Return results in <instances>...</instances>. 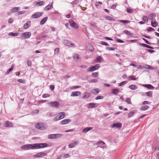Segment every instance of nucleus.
<instances>
[{
    "label": "nucleus",
    "mask_w": 159,
    "mask_h": 159,
    "mask_svg": "<svg viewBox=\"0 0 159 159\" xmlns=\"http://www.w3.org/2000/svg\"><path fill=\"white\" fill-rule=\"evenodd\" d=\"M48 146V144L46 143H39L25 145L22 146L20 148L22 149L26 150L42 148Z\"/></svg>",
    "instance_id": "nucleus-1"
},
{
    "label": "nucleus",
    "mask_w": 159,
    "mask_h": 159,
    "mask_svg": "<svg viewBox=\"0 0 159 159\" xmlns=\"http://www.w3.org/2000/svg\"><path fill=\"white\" fill-rule=\"evenodd\" d=\"M66 116V114L64 112H60L57 114L55 118L53 120V121H56L63 118Z\"/></svg>",
    "instance_id": "nucleus-2"
},
{
    "label": "nucleus",
    "mask_w": 159,
    "mask_h": 159,
    "mask_svg": "<svg viewBox=\"0 0 159 159\" xmlns=\"http://www.w3.org/2000/svg\"><path fill=\"white\" fill-rule=\"evenodd\" d=\"M63 134H50L48 136V138L49 139H55L61 137Z\"/></svg>",
    "instance_id": "nucleus-3"
},
{
    "label": "nucleus",
    "mask_w": 159,
    "mask_h": 159,
    "mask_svg": "<svg viewBox=\"0 0 159 159\" xmlns=\"http://www.w3.org/2000/svg\"><path fill=\"white\" fill-rule=\"evenodd\" d=\"M100 65L98 64L89 67L87 70L88 72H92L95 70L98 69L100 67Z\"/></svg>",
    "instance_id": "nucleus-4"
},
{
    "label": "nucleus",
    "mask_w": 159,
    "mask_h": 159,
    "mask_svg": "<svg viewBox=\"0 0 159 159\" xmlns=\"http://www.w3.org/2000/svg\"><path fill=\"white\" fill-rule=\"evenodd\" d=\"M35 125L36 128L39 129L43 130L46 129L42 123H37L35 124Z\"/></svg>",
    "instance_id": "nucleus-5"
},
{
    "label": "nucleus",
    "mask_w": 159,
    "mask_h": 159,
    "mask_svg": "<svg viewBox=\"0 0 159 159\" xmlns=\"http://www.w3.org/2000/svg\"><path fill=\"white\" fill-rule=\"evenodd\" d=\"M63 43L66 46L73 47H76V46L74 43H72L71 41L68 40H64Z\"/></svg>",
    "instance_id": "nucleus-6"
},
{
    "label": "nucleus",
    "mask_w": 159,
    "mask_h": 159,
    "mask_svg": "<svg viewBox=\"0 0 159 159\" xmlns=\"http://www.w3.org/2000/svg\"><path fill=\"white\" fill-rule=\"evenodd\" d=\"M69 23L70 25L73 28L77 29L79 28V26L78 24L74 21L72 20H70L69 21Z\"/></svg>",
    "instance_id": "nucleus-7"
},
{
    "label": "nucleus",
    "mask_w": 159,
    "mask_h": 159,
    "mask_svg": "<svg viewBox=\"0 0 159 159\" xmlns=\"http://www.w3.org/2000/svg\"><path fill=\"white\" fill-rule=\"evenodd\" d=\"M48 104L52 107L56 108H58L60 106L59 103L57 101L49 102L48 103Z\"/></svg>",
    "instance_id": "nucleus-8"
},
{
    "label": "nucleus",
    "mask_w": 159,
    "mask_h": 159,
    "mask_svg": "<svg viewBox=\"0 0 159 159\" xmlns=\"http://www.w3.org/2000/svg\"><path fill=\"white\" fill-rule=\"evenodd\" d=\"M21 36L25 39L28 38L31 35V33L30 32H27L21 34Z\"/></svg>",
    "instance_id": "nucleus-9"
},
{
    "label": "nucleus",
    "mask_w": 159,
    "mask_h": 159,
    "mask_svg": "<svg viewBox=\"0 0 159 159\" xmlns=\"http://www.w3.org/2000/svg\"><path fill=\"white\" fill-rule=\"evenodd\" d=\"M43 14V12H37L33 14L31 16V17L33 18H38L41 16Z\"/></svg>",
    "instance_id": "nucleus-10"
},
{
    "label": "nucleus",
    "mask_w": 159,
    "mask_h": 159,
    "mask_svg": "<svg viewBox=\"0 0 159 159\" xmlns=\"http://www.w3.org/2000/svg\"><path fill=\"white\" fill-rule=\"evenodd\" d=\"M47 155V153H46L43 152H41L35 154L34 155V156L36 157H39L45 156Z\"/></svg>",
    "instance_id": "nucleus-11"
},
{
    "label": "nucleus",
    "mask_w": 159,
    "mask_h": 159,
    "mask_svg": "<svg viewBox=\"0 0 159 159\" xmlns=\"http://www.w3.org/2000/svg\"><path fill=\"white\" fill-rule=\"evenodd\" d=\"M98 104L97 103H91L88 104L87 105V107L88 108H93L97 107L98 106Z\"/></svg>",
    "instance_id": "nucleus-12"
},
{
    "label": "nucleus",
    "mask_w": 159,
    "mask_h": 159,
    "mask_svg": "<svg viewBox=\"0 0 159 159\" xmlns=\"http://www.w3.org/2000/svg\"><path fill=\"white\" fill-rule=\"evenodd\" d=\"M53 7V2L50 3L49 4L46 6L44 8V10L48 11L51 9Z\"/></svg>",
    "instance_id": "nucleus-13"
},
{
    "label": "nucleus",
    "mask_w": 159,
    "mask_h": 159,
    "mask_svg": "<svg viewBox=\"0 0 159 159\" xmlns=\"http://www.w3.org/2000/svg\"><path fill=\"white\" fill-rule=\"evenodd\" d=\"M122 126V124L120 123H117L113 124L111 125L112 128L116 127L119 129H120Z\"/></svg>",
    "instance_id": "nucleus-14"
},
{
    "label": "nucleus",
    "mask_w": 159,
    "mask_h": 159,
    "mask_svg": "<svg viewBox=\"0 0 159 159\" xmlns=\"http://www.w3.org/2000/svg\"><path fill=\"white\" fill-rule=\"evenodd\" d=\"M71 121V120L69 119H65L63 120L60 123V124L62 125L67 124Z\"/></svg>",
    "instance_id": "nucleus-15"
},
{
    "label": "nucleus",
    "mask_w": 159,
    "mask_h": 159,
    "mask_svg": "<svg viewBox=\"0 0 159 159\" xmlns=\"http://www.w3.org/2000/svg\"><path fill=\"white\" fill-rule=\"evenodd\" d=\"M95 61L96 62L101 63L104 61V60L103 58L102 57L98 56L97 57Z\"/></svg>",
    "instance_id": "nucleus-16"
},
{
    "label": "nucleus",
    "mask_w": 159,
    "mask_h": 159,
    "mask_svg": "<svg viewBox=\"0 0 159 159\" xmlns=\"http://www.w3.org/2000/svg\"><path fill=\"white\" fill-rule=\"evenodd\" d=\"M137 112L136 110H133L130 111L128 114V118H130L134 116L135 113Z\"/></svg>",
    "instance_id": "nucleus-17"
},
{
    "label": "nucleus",
    "mask_w": 159,
    "mask_h": 159,
    "mask_svg": "<svg viewBox=\"0 0 159 159\" xmlns=\"http://www.w3.org/2000/svg\"><path fill=\"white\" fill-rule=\"evenodd\" d=\"M35 5L38 6H40L43 5L45 3L44 1H37L34 2Z\"/></svg>",
    "instance_id": "nucleus-18"
},
{
    "label": "nucleus",
    "mask_w": 159,
    "mask_h": 159,
    "mask_svg": "<svg viewBox=\"0 0 159 159\" xmlns=\"http://www.w3.org/2000/svg\"><path fill=\"white\" fill-rule=\"evenodd\" d=\"M79 141H75L71 143L69 145V147L70 148H74L76 145L78 144L79 143Z\"/></svg>",
    "instance_id": "nucleus-19"
},
{
    "label": "nucleus",
    "mask_w": 159,
    "mask_h": 159,
    "mask_svg": "<svg viewBox=\"0 0 159 159\" xmlns=\"http://www.w3.org/2000/svg\"><path fill=\"white\" fill-rule=\"evenodd\" d=\"M100 90L99 89H95L92 90L91 91V92L93 94H97L98 93L100 92Z\"/></svg>",
    "instance_id": "nucleus-20"
},
{
    "label": "nucleus",
    "mask_w": 159,
    "mask_h": 159,
    "mask_svg": "<svg viewBox=\"0 0 159 159\" xmlns=\"http://www.w3.org/2000/svg\"><path fill=\"white\" fill-rule=\"evenodd\" d=\"M158 23L156 20L152 19L151 20V25L153 27H155L158 25Z\"/></svg>",
    "instance_id": "nucleus-21"
},
{
    "label": "nucleus",
    "mask_w": 159,
    "mask_h": 159,
    "mask_svg": "<svg viewBox=\"0 0 159 159\" xmlns=\"http://www.w3.org/2000/svg\"><path fill=\"white\" fill-rule=\"evenodd\" d=\"M84 96L82 97L83 99H86L91 96V93L89 92H86L83 94Z\"/></svg>",
    "instance_id": "nucleus-22"
},
{
    "label": "nucleus",
    "mask_w": 159,
    "mask_h": 159,
    "mask_svg": "<svg viewBox=\"0 0 159 159\" xmlns=\"http://www.w3.org/2000/svg\"><path fill=\"white\" fill-rule=\"evenodd\" d=\"M30 24H31L30 21H28L23 26V29H28V28H29V27L30 25Z\"/></svg>",
    "instance_id": "nucleus-23"
},
{
    "label": "nucleus",
    "mask_w": 159,
    "mask_h": 159,
    "mask_svg": "<svg viewBox=\"0 0 159 159\" xmlns=\"http://www.w3.org/2000/svg\"><path fill=\"white\" fill-rule=\"evenodd\" d=\"M102 143L104 145H102V146H100V147L102 148H106V146L105 145V143L103 141L100 140L99 141L98 143H96V144H97V145H99Z\"/></svg>",
    "instance_id": "nucleus-24"
},
{
    "label": "nucleus",
    "mask_w": 159,
    "mask_h": 159,
    "mask_svg": "<svg viewBox=\"0 0 159 159\" xmlns=\"http://www.w3.org/2000/svg\"><path fill=\"white\" fill-rule=\"evenodd\" d=\"M81 94V93L79 91H75L72 92L71 95V96H79Z\"/></svg>",
    "instance_id": "nucleus-25"
},
{
    "label": "nucleus",
    "mask_w": 159,
    "mask_h": 159,
    "mask_svg": "<svg viewBox=\"0 0 159 159\" xmlns=\"http://www.w3.org/2000/svg\"><path fill=\"white\" fill-rule=\"evenodd\" d=\"M4 126L8 127H11L13 126V125L11 122L7 121L5 123Z\"/></svg>",
    "instance_id": "nucleus-26"
},
{
    "label": "nucleus",
    "mask_w": 159,
    "mask_h": 159,
    "mask_svg": "<svg viewBox=\"0 0 159 159\" xmlns=\"http://www.w3.org/2000/svg\"><path fill=\"white\" fill-rule=\"evenodd\" d=\"M111 92L114 95H117L120 92V90L117 89H113L112 90Z\"/></svg>",
    "instance_id": "nucleus-27"
},
{
    "label": "nucleus",
    "mask_w": 159,
    "mask_h": 159,
    "mask_svg": "<svg viewBox=\"0 0 159 159\" xmlns=\"http://www.w3.org/2000/svg\"><path fill=\"white\" fill-rule=\"evenodd\" d=\"M138 88V87L137 86L134 84H131L129 86V88L133 90L136 89Z\"/></svg>",
    "instance_id": "nucleus-28"
},
{
    "label": "nucleus",
    "mask_w": 159,
    "mask_h": 159,
    "mask_svg": "<svg viewBox=\"0 0 159 159\" xmlns=\"http://www.w3.org/2000/svg\"><path fill=\"white\" fill-rule=\"evenodd\" d=\"M73 57L74 59L76 61H78L80 60V58L79 57V55L77 54H74L73 56Z\"/></svg>",
    "instance_id": "nucleus-29"
},
{
    "label": "nucleus",
    "mask_w": 159,
    "mask_h": 159,
    "mask_svg": "<svg viewBox=\"0 0 159 159\" xmlns=\"http://www.w3.org/2000/svg\"><path fill=\"white\" fill-rule=\"evenodd\" d=\"M20 8L19 7H13L11 9V11L12 12H16L18 11Z\"/></svg>",
    "instance_id": "nucleus-30"
},
{
    "label": "nucleus",
    "mask_w": 159,
    "mask_h": 159,
    "mask_svg": "<svg viewBox=\"0 0 159 159\" xmlns=\"http://www.w3.org/2000/svg\"><path fill=\"white\" fill-rule=\"evenodd\" d=\"M48 18V17H46L42 19L40 22V24L41 25L44 24L47 21Z\"/></svg>",
    "instance_id": "nucleus-31"
},
{
    "label": "nucleus",
    "mask_w": 159,
    "mask_h": 159,
    "mask_svg": "<svg viewBox=\"0 0 159 159\" xmlns=\"http://www.w3.org/2000/svg\"><path fill=\"white\" fill-rule=\"evenodd\" d=\"M143 86L150 89H153L154 88L153 87L151 84H144Z\"/></svg>",
    "instance_id": "nucleus-32"
},
{
    "label": "nucleus",
    "mask_w": 159,
    "mask_h": 159,
    "mask_svg": "<svg viewBox=\"0 0 159 159\" xmlns=\"http://www.w3.org/2000/svg\"><path fill=\"white\" fill-rule=\"evenodd\" d=\"M92 129V127H86L83 130V132H84L86 133Z\"/></svg>",
    "instance_id": "nucleus-33"
},
{
    "label": "nucleus",
    "mask_w": 159,
    "mask_h": 159,
    "mask_svg": "<svg viewBox=\"0 0 159 159\" xmlns=\"http://www.w3.org/2000/svg\"><path fill=\"white\" fill-rule=\"evenodd\" d=\"M20 34V33L18 32L14 33L13 32L9 33L8 34L9 36H17L18 35Z\"/></svg>",
    "instance_id": "nucleus-34"
},
{
    "label": "nucleus",
    "mask_w": 159,
    "mask_h": 159,
    "mask_svg": "<svg viewBox=\"0 0 159 159\" xmlns=\"http://www.w3.org/2000/svg\"><path fill=\"white\" fill-rule=\"evenodd\" d=\"M149 17L150 19L151 20L152 19H155L154 18L156 17V15L154 13H152L149 15Z\"/></svg>",
    "instance_id": "nucleus-35"
},
{
    "label": "nucleus",
    "mask_w": 159,
    "mask_h": 159,
    "mask_svg": "<svg viewBox=\"0 0 159 159\" xmlns=\"http://www.w3.org/2000/svg\"><path fill=\"white\" fill-rule=\"evenodd\" d=\"M140 45L143 46L144 47H146L147 48H151V49H152L153 48L150 45L144 44V43H140Z\"/></svg>",
    "instance_id": "nucleus-36"
},
{
    "label": "nucleus",
    "mask_w": 159,
    "mask_h": 159,
    "mask_svg": "<svg viewBox=\"0 0 159 159\" xmlns=\"http://www.w3.org/2000/svg\"><path fill=\"white\" fill-rule=\"evenodd\" d=\"M124 33L125 34H127L128 35L131 36H132L133 35V34L132 33H130L129 31L128 30H125L124 31Z\"/></svg>",
    "instance_id": "nucleus-37"
},
{
    "label": "nucleus",
    "mask_w": 159,
    "mask_h": 159,
    "mask_svg": "<svg viewBox=\"0 0 159 159\" xmlns=\"http://www.w3.org/2000/svg\"><path fill=\"white\" fill-rule=\"evenodd\" d=\"M142 20L144 22H147L148 20V16H144L143 17Z\"/></svg>",
    "instance_id": "nucleus-38"
},
{
    "label": "nucleus",
    "mask_w": 159,
    "mask_h": 159,
    "mask_svg": "<svg viewBox=\"0 0 159 159\" xmlns=\"http://www.w3.org/2000/svg\"><path fill=\"white\" fill-rule=\"evenodd\" d=\"M88 47L89 48V51L91 52H93V48L92 45L91 44H89Z\"/></svg>",
    "instance_id": "nucleus-39"
},
{
    "label": "nucleus",
    "mask_w": 159,
    "mask_h": 159,
    "mask_svg": "<svg viewBox=\"0 0 159 159\" xmlns=\"http://www.w3.org/2000/svg\"><path fill=\"white\" fill-rule=\"evenodd\" d=\"M148 108L149 107L148 106L146 105L141 107L140 108V110L142 111H145L148 109Z\"/></svg>",
    "instance_id": "nucleus-40"
},
{
    "label": "nucleus",
    "mask_w": 159,
    "mask_h": 159,
    "mask_svg": "<svg viewBox=\"0 0 159 159\" xmlns=\"http://www.w3.org/2000/svg\"><path fill=\"white\" fill-rule=\"evenodd\" d=\"M105 18L108 20H109L110 21H114L115 20L113 18H112L111 17L109 16H106L105 17Z\"/></svg>",
    "instance_id": "nucleus-41"
},
{
    "label": "nucleus",
    "mask_w": 159,
    "mask_h": 159,
    "mask_svg": "<svg viewBox=\"0 0 159 159\" xmlns=\"http://www.w3.org/2000/svg\"><path fill=\"white\" fill-rule=\"evenodd\" d=\"M128 79L129 80H137L136 78H135L134 76H130L128 77Z\"/></svg>",
    "instance_id": "nucleus-42"
},
{
    "label": "nucleus",
    "mask_w": 159,
    "mask_h": 159,
    "mask_svg": "<svg viewBox=\"0 0 159 159\" xmlns=\"http://www.w3.org/2000/svg\"><path fill=\"white\" fill-rule=\"evenodd\" d=\"M98 72L93 73L92 74V76L93 77H97L98 76Z\"/></svg>",
    "instance_id": "nucleus-43"
},
{
    "label": "nucleus",
    "mask_w": 159,
    "mask_h": 159,
    "mask_svg": "<svg viewBox=\"0 0 159 159\" xmlns=\"http://www.w3.org/2000/svg\"><path fill=\"white\" fill-rule=\"evenodd\" d=\"M147 96L149 97H152V92L151 91H149L146 93Z\"/></svg>",
    "instance_id": "nucleus-44"
},
{
    "label": "nucleus",
    "mask_w": 159,
    "mask_h": 159,
    "mask_svg": "<svg viewBox=\"0 0 159 159\" xmlns=\"http://www.w3.org/2000/svg\"><path fill=\"white\" fill-rule=\"evenodd\" d=\"M127 11L128 13H132L133 12V10L129 7H128L127 8Z\"/></svg>",
    "instance_id": "nucleus-45"
},
{
    "label": "nucleus",
    "mask_w": 159,
    "mask_h": 159,
    "mask_svg": "<svg viewBox=\"0 0 159 159\" xmlns=\"http://www.w3.org/2000/svg\"><path fill=\"white\" fill-rule=\"evenodd\" d=\"M98 82V80L97 79H93L90 80L89 81V82L90 83H97Z\"/></svg>",
    "instance_id": "nucleus-46"
},
{
    "label": "nucleus",
    "mask_w": 159,
    "mask_h": 159,
    "mask_svg": "<svg viewBox=\"0 0 159 159\" xmlns=\"http://www.w3.org/2000/svg\"><path fill=\"white\" fill-rule=\"evenodd\" d=\"M59 52V49L58 48H56L54 50V54H58Z\"/></svg>",
    "instance_id": "nucleus-47"
},
{
    "label": "nucleus",
    "mask_w": 159,
    "mask_h": 159,
    "mask_svg": "<svg viewBox=\"0 0 159 159\" xmlns=\"http://www.w3.org/2000/svg\"><path fill=\"white\" fill-rule=\"evenodd\" d=\"M17 81L21 83H25V80L22 79H19L17 80Z\"/></svg>",
    "instance_id": "nucleus-48"
},
{
    "label": "nucleus",
    "mask_w": 159,
    "mask_h": 159,
    "mask_svg": "<svg viewBox=\"0 0 159 159\" xmlns=\"http://www.w3.org/2000/svg\"><path fill=\"white\" fill-rule=\"evenodd\" d=\"M103 98V97L102 96H98L95 98L96 100L102 99Z\"/></svg>",
    "instance_id": "nucleus-49"
},
{
    "label": "nucleus",
    "mask_w": 159,
    "mask_h": 159,
    "mask_svg": "<svg viewBox=\"0 0 159 159\" xmlns=\"http://www.w3.org/2000/svg\"><path fill=\"white\" fill-rule=\"evenodd\" d=\"M119 21L123 23H128L130 22V21L127 20H120Z\"/></svg>",
    "instance_id": "nucleus-50"
},
{
    "label": "nucleus",
    "mask_w": 159,
    "mask_h": 159,
    "mask_svg": "<svg viewBox=\"0 0 159 159\" xmlns=\"http://www.w3.org/2000/svg\"><path fill=\"white\" fill-rule=\"evenodd\" d=\"M13 67L12 66L6 72V74H8L13 69Z\"/></svg>",
    "instance_id": "nucleus-51"
},
{
    "label": "nucleus",
    "mask_w": 159,
    "mask_h": 159,
    "mask_svg": "<svg viewBox=\"0 0 159 159\" xmlns=\"http://www.w3.org/2000/svg\"><path fill=\"white\" fill-rule=\"evenodd\" d=\"M100 43L102 45H104L107 46H108L109 45L108 43H106V42L103 41H101Z\"/></svg>",
    "instance_id": "nucleus-52"
},
{
    "label": "nucleus",
    "mask_w": 159,
    "mask_h": 159,
    "mask_svg": "<svg viewBox=\"0 0 159 159\" xmlns=\"http://www.w3.org/2000/svg\"><path fill=\"white\" fill-rule=\"evenodd\" d=\"M106 49L108 50L109 51H114L115 50V49L114 48H111V47H107L106 48Z\"/></svg>",
    "instance_id": "nucleus-53"
},
{
    "label": "nucleus",
    "mask_w": 159,
    "mask_h": 159,
    "mask_svg": "<svg viewBox=\"0 0 159 159\" xmlns=\"http://www.w3.org/2000/svg\"><path fill=\"white\" fill-rule=\"evenodd\" d=\"M126 83V81H123L119 84V86H122L123 85L125 84Z\"/></svg>",
    "instance_id": "nucleus-54"
},
{
    "label": "nucleus",
    "mask_w": 159,
    "mask_h": 159,
    "mask_svg": "<svg viewBox=\"0 0 159 159\" xmlns=\"http://www.w3.org/2000/svg\"><path fill=\"white\" fill-rule=\"evenodd\" d=\"M79 2V1L78 0H75V1H73L71 2V4L72 5L76 4L78 3Z\"/></svg>",
    "instance_id": "nucleus-55"
},
{
    "label": "nucleus",
    "mask_w": 159,
    "mask_h": 159,
    "mask_svg": "<svg viewBox=\"0 0 159 159\" xmlns=\"http://www.w3.org/2000/svg\"><path fill=\"white\" fill-rule=\"evenodd\" d=\"M126 102L129 104H131V101L130 99L129 98H127L126 100Z\"/></svg>",
    "instance_id": "nucleus-56"
},
{
    "label": "nucleus",
    "mask_w": 159,
    "mask_h": 159,
    "mask_svg": "<svg viewBox=\"0 0 159 159\" xmlns=\"http://www.w3.org/2000/svg\"><path fill=\"white\" fill-rule=\"evenodd\" d=\"M27 64L28 66H30L31 65L32 63L31 61L30 60H28L27 62Z\"/></svg>",
    "instance_id": "nucleus-57"
},
{
    "label": "nucleus",
    "mask_w": 159,
    "mask_h": 159,
    "mask_svg": "<svg viewBox=\"0 0 159 159\" xmlns=\"http://www.w3.org/2000/svg\"><path fill=\"white\" fill-rule=\"evenodd\" d=\"M150 102H149L146 101H144L143 102L142 104L143 105L149 104H150Z\"/></svg>",
    "instance_id": "nucleus-58"
},
{
    "label": "nucleus",
    "mask_w": 159,
    "mask_h": 159,
    "mask_svg": "<svg viewBox=\"0 0 159 159\" xmlns=\"http://www.w3.org/2000/svg\"><path fill=\"white\" fill-rule=\"evenodd\" d=\"M148 69L149 70H154L156 68L153 67L149 65V66H148Z\"/></svg>",
    "instance_id": "nucleus-59"
},
{
    "label": "nucleus",
    "mask_w": 159,
    "mask_h": 159,
    "mask_svg": "<svg viewBox=\"0 0 159 159\" xmlns=\"http://www.w3.org/2000/svg\"><path fill=\"white\" fill-rule=\"evenodd\" d=\"M116 41L118 42H119V43H124V41H123V40H122L120 39H116Z\"/></svg>",
    "instance_id": "nucleus-60"
},
{
    "label": "nucleus",
    "mask_w": 159,
    "mask_h": 159,
    "mask_svg": "<svg viewBox=\"0 0 159 159\" xmlns=\"http://www.w3.org/2000/svg\"><path fill=\"white\" fill-rule=\"evenodd\" d=\"M154 29L152 28V27H149L148 29H147V30L149 31V32H150V31H154Z\"/></svg>",
    "instance_id": "nucleus-61"
},
{
    "label": "nucleus",
    "mask_w": 159,
    "mask_h": 159,
    "mask_svg": "<svg viewBox=\"0 0 159 159\" xmlns=\"http://www.w3.org/2000/svg\"><path fill=\"white\" fill-rule=\"evenodd\" d=\"M49 96V95L48 94H45L43 95L42 97L43 98H46Z\"/></svg>",
    "instance_id": "nucleus-62"
},
{
    "label": "nucleus",
    "mask_w": 159,
    "mask_h": 159,
    "mask_svg": "<svg viewBox=\"0 0 159 159\" xmlns=\"http://www.w3.org/2000/svg\"><path fill=\"white\" fill-rule=\"evenodd\" d=\"M39 112V110L38 109H37V110H34L33 112V113L34 114H38Z\"/></svg>",
    "instance_id": "nucleus-63"
},
{
    "label": "nucleus",
    "mask_w": 159,
    "mask_h": 159,
    "mask_svg": "<svg viewBox=\"0 0 159 159\" xmlns=\"http://www.w3.org/2000/svg\"><path fill=\"white\" fill-rule=\"evenodd\" d=\"M13 21V20L12 18H10L8 20V23H12Z\"/></svg>",
    "instance_id": "nucleus-64"
}]
</instances>
